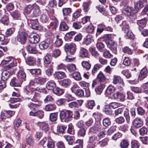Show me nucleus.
Instances as JSON below:
<instances>
[{
	"label": "nucleus",
	"instance_id": "47",
	"mask_svg": "<svg viewBox=\"0 0 148 148\" xmlns=\"http://www.w3.org/2000/svg\"><path fill=\"white\" fill-rule=\"evenodd\" d=\"M63 16L68 15L72 12V9L69 8H63L62 10Z\"/></svg>",
	"mask_w": 148,
	"mask_h": 148
},
{
	"label": "nucleus",
	"instance_id": "31",
	"mask_svg": "<svg viewBox=\"0 0 148 148\" xmlns=\"http://www.w3.org/2000/svg\"><path fill=\"white\" fill-rule=\"evenodd\" d=\"M80 56L82 58H88V52L87 50L83 47H81L79 51Z\"/></svg>",
	"mask_w": 148,
	"mask_h": 148
},
{
	"label": "nucleus",
	"instance_id": "14",
	"mask_svg": "<svg viewBox=\"0 0 148 148\" xmlns=\"http://www.w3.org/2000/svg\"><path fill=\"white\" fill-rule=\"evenodd\" d=\"M132 124L136 128H139L143 125L142 119L139 117L135 118L133 121Z\"/></svg>",
	"mask_w": 148,
	"mask_h": 148
},
{
	"label": "nucleus",
	"instance_id": "16",
	"mask_svg": "<svg viewBox=\"0 0 148 148\" xmlns=\"http://www.w3.org/2000/svg\"><path fill=\"white\" fill-rule=\"evenodd\" d=\"M69 26L67 23L63 20H61L59 26L60 30L61 31H66L69 29Z\"/></svg>",
	"mask_w": 148,
	"mask_h": 148
},
{
	"label": "nucleus",
	"instance_id": "20",
	"mask_svg": "<svg viewBox=\"0 0 148 148\" xmlns=\"http://www.w3.org/2000/svg\"><path fill=\"white\" fill-rule=\"evenodd\" d=\"M55 79H60L65 77L66 76L64 72L61 71H58L55 72L54 74Z\"/></svg>",
	"mask_w": 148,
	"mask_h": 148
},
{
	"label": "nucleus",
	"instance_id": "41",
	"mask_svg": "<svg viewBox=\"0 0 148 148\" xmlns=\"http://www.w3.org/2000/svg\"><path fill=\"white\" fill-rule=\"evenodd\" d=\"M56 108L55 105L53 104H49L46 105L45 109L46 111H51L55 110Z\"/></svg>",
	"mask_w": 148,
	"mask_h": 148
},
{
	"label": "nucleus",
	"instance_id": "19",
	"mask_svg": "<svg viewBox=\"0 0 148 148\" xmlns=\"http://www.w3.org/2000/svg\"><path fill=\"white\" fill-rule=\"evenodd\" d=\"M122 12L125 15L127 16H130L132 13H133V9L129 6H125L123 8Z\"/></svg>",
	"mask_w": 148,
	"mask_h": 148
},
{
	"label": "nucleus",
	"instance_id": "54",
	"mask_svg": "<svg viewBox=\"0 0 148 148\" xmlns=\"http://www.w3.org/2000/svg\"><path fill=\"white\" fill-rule=\"evenodd\" d=\"M27 143L30 146H32L34 144V141L32 137L30 136L26 139Z\"/></svg>",
	"mask_w": 148,
	"mask_h": 148
},
{
	"label": "nucleus",
	"instance_id": "52",
	"mask_svg": "<svg viewBox=\"0 0 148 148\" xmlns=\"http://www.w3.org/2000/svg\"><path fill=\"white\" fill-rule=\"evenodd\" d=\"M29 72L32 74L36 75L39 74L41 72V70L40 69H28Z\"/></svg>",
	"mask_w": 148,
	"mask_h": 148
},
{
	"label": "nucleus",
	"instance_id": "4",
	"mask_svg": "<svg viewBox=\"0 0 148 148\" xmlns=\"http://www.w3.org/2000/svg\"><path fill=\"white\" fill-rule=\"evenodd\" d=\"M10 62V64L6 65L5 69L9 70L13 67L15 66L16 64V60L12 57H8L5 58L2 61V63L7 64Z\"/></svg>",
	"mask_w": 148,
	"mask_h": 148
},
{
	"label": "nucleus",
	"instance_id": "26",
	"mask_svg": "<svg viewBox=\"0 0 148 148\" xmlns=\"http://www.w3.org/2000/svg\"><path fill=\"white\" fill-rule=\"evenodd\" d=\"M25 62L30 66H34L36 64V59L34 57L29 56L25 59Z\"/></svg>",
	"mask_w": 148,
	"mask_h": 148
},
{
	"label": "nucleus",
	"instance_id": "12",
	"mask_svg": "<svg viewBox=\"0 0 148 148\" xmlns=\"http://www.w3.org/2000/svg\"><path fill=\"white\" fill-rule=\"evenodd\" d=\"M34 4L29 5L24 8V13L25 16L27 15L29 17L31 16L30 14L31 11L34 8Z\"/></svg>",
	"mask_w": 148,
	"mask_h": 148
},
{
	"label": "nucleus",
	"instance_id": "57",
	"mask_svg": "<svg viewBox=\"0 0 148 148\" xmlns=\"http://www.w3.org/2000/svg\"><path fill=\"white\" fill-rule=\"evenodd\" d=\"M66 102V99L64 98L58 99L56 102V103L58 106H63Z\"/></svg>",
	"mask_w": 148,
	"mask_h": 148
},
{
	"label": "nucleus",
	"instance_id": "5",
	"mask_svg": "<svg viewBox=\"0 0 148 148\" xmlns=\"http://www.w3.org/2000/svg\"><path fill=\"white\" fill-rule=\"evenodd\" d=\"M75 45L73 43L66 44L65 45L64 49L65 51H68V53L72 55L75 53L76 51Z\"/></svg>",
	"mask_w": 148,
	"mask_h": 148
},
{
	"label": "nucleus",
	"instance_id": "30",
	"mask_svg": "<svg viewBox=\"0 0 148 148\" xmlns=\"http://www.w3.org/2000/svg\"><path fill=\"white\" fill-rule=\"evenodd\" d=\"M116 99H118L121 101H125V94L122 92H118L113 95Z\"/></svg>",
	"mask_w": 148,
	"mask_h": 148
},
{
	"label": "nucleus",
	"instance_id": "51",
	"mask_svg": "<svg viewBox=\"0 0 148 148\" xmlns=\"http://www.w3.org/2000/svg\"><path fill=\"white\" fill-rule=\"evenodd\" d=\"M66 68L70 72H73L76 69L75 65L73 64H69L68 66H66Z\"/></svg>",
	"mask_w": 148,
	"mask_h": 148
},
{
	"label": "nucleus",
	"instance_id": "9",
	"mask_svg": "<svg viewBox=\"0 0 148 148\" xmlns=\"http://www.w3.org/2000/svg\"><path fill=\"white\" fill-rule=\"evenodd\" d=\"M107 47L109 48L113 53L115 54L117 53V44L114 42H108L106 44Z\"/></svg>",
	"mask_w": 148,
	"mask_h": 148
},
{
	"label": "nucleus",
	"instance_id": "59",
	"mask_svg": "<svg viewBox=\"0 0 148 148\" xmlns=\"http://www.w3.org/2000/svg\"><path fill=\"white\" fill-rule=\"evenodd\" d=\"M96 46L99 51L101 52L103 51V49L104 47V45L102 42H97L96 44Z\"/></svg>",
	"mask_w": 148,
	"mask_h": 148
},
{
	"label": "nucleus",
	"instance_id": "8",
	"mask_svg": "<svg viewBox=\"0 0 148 148\" xmlns=\"http://www.w3.org/2000/svg\"><path fill=\"white\" fill-rule=\"evenodd\" d=\"M29 41L31 43L36 44L40 40L39 36L36 34H32L29 36Z\"/></svg>",
	"mask_w": 148,
	"mask_h": 148
},
{
	"label": "nucleus",
	"instance_id": "32",
	"mask_svg": "<svg viewBox=\"0 0 148 148\" xmlns=\"http://www.w3.org/2000/svg\"><path fill=\"white\" fill-rule=\"evenodd\" d=\"M100 126L97 125H95L89 128V132L92 133H96L100 130Z\"/></svg>",
	"mask_w": 148,
	"mask_h": 148
},
{
	"label": "nucleus",
	"instance_id": "45",
	"mask_svg": "<svg viewBox=\"0 0 148 148\" xmlns=\"http://www.w3.org/2000/svg\"><path fill=\"white\" fill-rule=\"evenodd\" d=\"M106 77L103 73L100 71L97 77V80L100 82H103L106 79Z\"/></svg>",
	"mask_w": 148,
	"mask_h": 148
},
{
	"label": "nucleus",
	"instance_id": "23",
	"mask_svg": "<svg viewBox=\"0 0 148 148\" xmlns=\"http://www.w3.org/2000/svg\"><path fill=\"white\" fill-rule=\"evenodd\" d=\"M56 87V84L54 81L50 80L46 84V88L48 90H53Z\"/></svg>",
	"mask_w": 148,
	"mask_h": 148
},
{
	"label": "nucleus",
	"instance_id": "64",
	"mask_svg": "<svg viewBox=\"0 0 148 148\" xmlns=\"http://www.w3.org/2000/svg\"><path fill=\"white\" fill-rule=\"evenodd\" d=\"M131 146L132 148H138L139 147L138 143L136 140H132Z\"/></svg>",
	"mask_w": 148,
	"mask_h": 148
},
{
	"label": "nucleus",
	"instance_id": "22",
	"mask_svg": "<svg viewBox=\"0 0 148 148\" xmlns=\"http://www.w3.org/2000/svg\"><path fill=\"white\" fill-rule=\"evenodd\" d=\"M147 69L145 68H143L140 72L138 79L140 80H143L147 77Z\"/></svg>",
	"mask_w": 148,
	"mask_h": 148
},
{
	"label": "nucleus",
	"instance_id": "21",
	"mask_svg": "<svg viewBox=\"0 0 148 148\" xmlns=\"http://www.w3.org/2000/svg\"><path fill=\"white\" fill-rule=\"evenodd\" d=\"M17 76L18 79L23 82L26 79V75L25 72L22 70H20L17 74Z\"/></svg>",
	"mask_w": 148,
	"mask_h": 148
},
{
	"label": "nucleus",
	"instance_id": "50",
	"mask_svg": "<svg viewBox=\"0 0 148 148\" xmlns=\"http://www.w3.org/2000/svg\"><path fill=\"white\" fill-rule=\"evenodd\" d=\"M82 15L78 11L76 10L72 14V20L74 21L75 19L79 18Z\"/></svg>",
	"mask_w": 148,
	"mask_h": 148
},
{
	"label": "nucleus",
	"instance_id": "2",
	"mask_svg": "<svg viewBox=\"0 0 148 148\" xmlns=\"http://www.w3.org/2000/svg\"><path fill=\"white\" fill-rule=\"evenodd\" d=\"M28 108L31 110L29 113L30 116H37L41 119L44 116L43 111L42 110H39L36 111L39 107V105L37 104L31 102L29 103L27 105Z\"/></svg>",
	"mask_w": 148,
	"mask_h": 148
},
{
	"label": "nucleus",
	"instance_id": "3",
	"mask_svg": "<svg viewBox=\"0 0 148 148\" xmlns=\"http://www.w3.org/2000/svg\"><path fill=\"white\" fill-rule=\"evenodd\" d=\"M59 116L61 122L68 123L72 120L73 115V112L66 110H60Z\"/></svg>",
	"mask_w": 148,
	"mask_h": 148
},
{
	"label": "nucleus",
	"instance_id": "1",
	"mask_svg": "<svg viewBox=\"0 0 148 148\" xmlns=\"http://www.w3.org/2000/svg\"><path fill=\"white\" fill-rule=\"evenodd\" d=\"M42 88L39 87L36 88H32L29 86L26 88L25 90L26 96L24 99L26 100H31L33 101L36 102L38 101L40 98V94L36 91L41 92Z\"/></svg>",
	"mask_w": 148,
	"mask_h": 148
},
{
	"label": "nucleus",
	"instance_id": "44",
	"mask_svg": "<svg viewBox=\"0 0 148 148\" xmlns=\"http://www.w3.org/2000/svg\"><path fill=\"white\" fill-rule=\"evenodd\" d=\"M72 76L73 78L77 81L80 80L82 79L80 74L79 72H76L73 73L72 74Z\"/></svg>",
	"mask_w": 148,
	"mask_h": 148
},
{
	"label": "nucleus",
	"instance_id": "17",
	"mask_svg": "<svg viewBox=\"0 0 148 148\" xmlns=\"http://www.w3.org/2000/svg\"><path fill=\"white\" fill-rule=\"evenodd\" d=\"M113 83L114 84H116L118 83L122 86L124 85L123 80L121 77L119 76L114 75L113 79Z\"/></svg>",
	"mask_w": 148,
	"mask_h": 148
},
{
	"label": "nucleus",
	"instance_id": "27",
	"mask_svg": "<svg viewBox=\"0 0 148 148\" xmlns=\"http://www.w3.org/2000/svg\"><path fill=\"white\" fill-rule=\"evenodd\" d=\"M26 49L28 52L31 53L35 54L38 52L35 46L29 44H28L26 47Z\"/></svg>",
	"mask_w": 148,
	"mask_h": 148
},
{
	"label": "nucleus",
	"instance_id": "35",
	"mask_svg": "<svg viewBox=\"0 0 148 148\" xmlns=\"http://www.w3.org/2000/svg\"><path fill=\"white\" fill-rule=\"evenodd\" d=\"M46 81V78L42 77H38L36 79V83L39 85L44 84Z\"/></svg>",
	"mask_w": 148,
	"mask_h": 148
},
{
	"label": "nucleus",
	"instance_id": "37",
	"mask_svg": "<svg viewBox=\"0 0 148 148\" xmlns=\"http://www.w3.org/2000/svg\"><path fill=\"white\" fill-rule=\"evenodd\" d=\"M67 128V126L64 125H58L57 126V131L61 134H64Z\"/></svg>",
	"mask_w": 148,
	"mask_h": 148
},
{
	"label": "nucleus",
	"instance_id": "63",
	"mask_svg": "<svg viewBox=\"0 0 148 148\" xmlns=\"http://www.w3.org/2000/svg\"><path fill=\"white\" fill-rule=\"evenodd\" d=\"M90 52L91 54L94 57L98 56L99 54L96 49L94 48H91L89 49Z\"/></svg>",
	"mask_w": 148,
	"mask_h": 148
},
{
	"label": "nucleus",
	"instance_id": "25",
	"mask_svg": "<svg viewBox=\"0 0 148 148\" xmlns=\"http://www.w3.org/2000/svg\"><path fill=\"white\" fill-rule=\"evenodd\" d=\"M71 83V80L69 79H66L60 81L59 84L62 86L66 88L70 86Z\"/></svg>",
	"mask_w": 148,
	"mask_h": 148
},
{
	"label": "nucleus",
	"instance_id": "56",
	"mask_svg": "<svg viewBox=\"0 0 148 148\" xmlns=\"http://www.w3.org/2000/svg\"><path fill=\"white\" fill-rule=\"evenodd\" d=\"M43 60L45 63L46 64H49L51 62V57L49 53H47L43 58Z\"/></svg>",
	"mask_w": 148,
	"mask_h": 148
},
{
	"label": "nucleus",
	"instance_id": "53",
	"mask_svg": "<svg viewBox=\"0 0 148 148\" xmlns=\"http://www.w3.org/2000/svg\"><path fill=\"white\" fill-rule=\"evenodd\" d=\"M103 124L104 127H108L111 124L110 120L108 117L104 119L103 120Z\"/></svg>",
	"mask_w": 148,
	"mask_h": 148
},
{
	"label": "nucleus",
	"instance_id": "24",
	"mask_svg": "<svg viewBox=\"0 0 148 148\" xmlns=\"http://www.w3.org/2000/svg\"><path fill=\"white\" fill-rule=\"evenodd\" d=\"M37 123L40 128L46 132L48 131L49 129L48 123L45 122H38Z\"/></svg>",
	"mask_w": 148,
	"mask_h": 148
},
{
	"label": "nucleus",
	"instance_id": "42",
	"mask_svg": "<svg viewBox=\"0 0 148 148\" xmlns=\"http://www.w3.org/2000/svg\"><path fill=\"white\" fill-rule=\"evenodd\" d=\"M99 140L98 136L95 135H93L89 137L88 142L92 143H95L96 142Z\"/></svg>",
	"mask_w": 148,
	"mask_h": 148
},
{
	"label": "nucleus",
	"instance_id": "60",
	"mask_svg": "<svg viewBox=\"0 0 148 148\" xmlns=\"http://www.w3.org/2000/svg\"><path fill=\"white\" fill-rule=\"evenodd\" d=\"M86 130L84 127L80 129L78 131L77 134L78 136L84 137L86 134Z\"/></svg>",
	"mask_w": 148,
	"mask_h": 148
},
{
	"label": "nucleus",
	"instance_id": "49",
	"mask_svg": "<svg viewBox=\"0 0 148 148\" xmlns=\"http://www.w3.org/2000/svg\"><path fill=\"white\" fill-rule=\"evenodd\" d=\"M129 145V142L127 140L124 139L121 143L120 146L121 148H127Z\"/></svg>",
	"mask_w": 148,
	"mask_h": 148
},
{
	"label": "nucleus",
	"instance_id": "55",
	"mask_svg": "<svg viewBox=\"0 0 148 148\" xmlns=\"http://www.w3.org/2000/svg\"><path fill=\"white\" fill-rule=\"evenodd\" d=\"M115 90V88L113 86L110 85L107 88L106 92L108 95H110L113 93Z\"/></svg>",
	"mask_w": 148,
	"mask_h": 148
},
{
	"label": "nucleus",
	"instance_id": "18",
	"mask_svg": "<svg viewBox=\"0 0 148 148\" xmlns=\"http://www.w3.org/2000/svg\"><path fill=\"white\" fill-rule=\"evenodd\" d=\"M12 17L14 20L21 19V13L19 10H16L10 13Z\"/></svg>",
	"mask_w": 148,
	"mask_h": 148
},
{
	"label": "nucleus",
	"instance_id": "11",
	"mask_svg": "<svg viewBox=\"0 0 148 148\" xmlns=\"http://www.w3.org/2000/svg\"><path fill=\"white\" fill-rule=\"evenodd\" d=\"M144 6V3L142 1H139L135 3L133 9V13H137L139 10L142 8Z\"/></svg>",
	"mask_w": 148,
	"mask_h": 148
},
{
	"label": "nucleus",
	"instance_id": "62",
	"mask_svg": "<svg viewBox=\"0 0 148 148\" xmlns=\"http://www.w3.org/2000/svg\"><path fill=\"white\" fill-rule=\"evenodd\" d=\"M87 104L88 107L91 109H92L93 107L95 105V101L93 100H90L88 101Z\"/></svg>",
	"mask_w": 148,
	"mask_h": 148
},
{
	"label": "nucleus",
	"instance_id": "61",
	"mask_svg": "<svg viewBox=\"0 0 148 148\" xmlns=\"http://www.w3.org/2000/svg\"><path fill=\"white\" fill-rule=\"evenodd\" d=\"M83 67L86 70L90 69L91 64L87 61H83L82 63Z\"/></svg>",
	"mask_w": 148,
	"mask_h": 148
},
{
	"label": "nucleus",
	"instance_id": "7",
	"mask_svg": "<svg viewBox=\"0 0 148 148\" xmlns=\"http://www.w3.org/2000/svg\"><path fill=\"white\" fill-rule=\"evenodd\" d=\"M27 35L25 32H22L18 34L16 37L18 41L21 44H24L26 42Z\"/></svg>",
	"mask_w": 148,
	"mask_h": 148
},
{
	"label": "nucleus",
	"instance_id": "10",
	"mask_svg": "<svg viewBox=\"0 0 148 148\" xmlns=\"http://www.w3.org/2000/svg\"><path fill=\"white\" fill-rule=\"evenodd\" d=\"M45 13H43L40 16V20L43 23H47L48 22L49 17L48 16V11L45 9L43 10Z\"/></svg>",
	"mask_w": 148,
	"mask_h": 148
},
{
	"label": "nucleus",
	"instance_id": "46",
	"mask_svg": "<svg viewBox=\"0 0 148 148\" xmlns=\"http://www.w3.org/2000/svg\"><path fill=\"white\" fill-rule=\"evenodd\" d=\"M58 117V114L57 113L55 112L52 113L50 114L49 116V119L52 122L56 121Z\"/></svg>",
	"mask_w": 148,
	"mask_h": 148
},
{
	"label": "nucleus",
	"instance_id": "15",
	"mask_svg": "<svg viewBox=\"0 0 148 148\" xmlns=\"http://www.w3.org/2000/svg\"><path fill=\"white\" fill-rule=\"evenodd\" d=\"M33 10V12L31 14V16L36 17L40 14L41 11L39 8L36 5L34 4Z\"/></svg>",
	"mask_w": 148,
	"mask_h": 148
},
{
	"label": "nucleus",
	"instance_id": "43",
	"mask_svg": "<svg viewBox=\"0 0 148 148\" xmlns=\"http://www.w3.org/2000/svg\"><path fill=\"white\" fill-rule=\"evenodd\" d=\"M103 56L106 58L110 59L113 57V55L109 50L106 49L103 52Z\"/></svg>",
	"mask_w": 148,
	"mask_h": 148
},
{
	"label": "nucleus",
	"instance_id": "6",
	"mask_svg": "<svg viewBox=\"0 0 148 148\" xmlns=\"http://www.w3.org/2000/svg\"><path fill=\"white\" fill-rule=\"evenodd\" d=\"M147 21L148 18L147 17L144 18L137 21L136 24L138 25V28L139 31H141L143 29L146 25Z\"/></svg>",
	"mask_w": 148,
	"mask_h": 148
},
{
	"label": "nucleus",
	"instance_id": "38",
	"mask_svg": "<svg viewBox=\"0 0 148 148\" xmlns=\"http://www.w3.org/2000/svg\"><path fill=\"white\" fill-rule=\"evenodd\" d=\"M64 137L69 145H72L75 140L74 137L73 136H64Z\"/></svg>",
	"mask_w": 148,
	"mask_h": 148
},
{
	"label": "nucleus",
	"instance_id": "39",
	"mask_svg": "<svg viewBox=\"0 0 148 148\" xmlns=\"http://www.w3.org/2000/svg\"><path fill=\"white\" fill-rule=\"evenodd\" d=\"M92 40V37L90 35H88L84 38V43L87 45L90 44Z\"/></svg>",
	"mask_w": 148,
	"mask_h": 148
},
{
	"label": "nucleus",
	"instance_id": "58",
	"mask_svg": "<svg viewBox=\"0 0 148 148\" xmlns=\"http://www.w3.org/2000/svg\"><path fill=\"white\" fill-rule=\"evenodd\" d=\"M52 56L55 58L58 57L60 54L61 51L58 49H54L53 50Z\"/></svg>",
	"mask_w": 148,
	"mask_h": 148
},
{
	"label": "nucleus",
	"instance_id": "36",
	"mask_svg": "<svg viewBox=\"0 0 148 148\" xmlns=\"http://www.w3.org/2000/svg\"><path fill=\"white\" fill-rule=\"evenodd\" d=\"M98 26V27L97 29V32L96 34V36L100 34L104 30L105 25L104 23H102L99 24Z\"/></svg>",
	"mask_w": 148,
	"mask_h": 148
},
{
	"label": "nucleus",
	"instance_id": "33",
	"mask_svg": "<svg viewBox=\"0 0 148 148\" xmlns=\"http://www.w3.org/2000/svg\"><path fill=\"white\" fill-rule=\"evenodd\" d=\"M32 28L33 29L37 30L38 28V23L37 19H30Z\"/></svg>",
	"mask_w": 148,
	"mask_h": 148
},
{
	"label": "nucleus",
	"instance_id": "29",
	"mask_svg": "<svg viewBox=\"0 0 148 148\" xmlns=\"http://www.w3.org/2000/svg\"><path fill=\"white\" fill-rule=\"evenodd\" d=\"M10 74L11 73L7 70L4 71L1 74V80L5 81L9 78Z\"/></svg>",
	"mask_w": 148,
	"mask_h": 148
},
{
	"label": "nucleus",
	"instance_id": "40",
	"mask_svg": "<svg viewBox=\"0 0 148 148\" xmlns=\"http://www.w3.org/2000/svg\"><path fill=\"white\" fill-rule=\"evenodd\" d=\"M104 87V85L103 84H100L98 85L95 89L96 93L99 95L102 92Z\"/></svg>",
	"mask_w": 148,
	"mask_h": 148
},
{
	"label": "nucleus",
	"instance_id": "34",
	"mask_svg": "<svg viewBox=\"0 0 148 148\" xmlns=\"http://www.w3.org/2000/svg\"><path fill=\"white\" fill-rule=\"evenodd\" d=\"M103 112L108 115H111L112 114V112L110 106L108 105H106L104 106L103 110Z\"/></svg>",
	"mask_w": 148,
	"mask_h": 148
},
{
	"label": "nucleus",
	"instance_id": "28",
	"mask_svg": "<svg viewBox=\"0 0 148 148\" xmlns=\"http://www.w3.org/2000/svg\"><path fill=\"white\" fill-rule=\"evenodd\" d=\"M22 82L18 79L15 77H14L11 80L10 83V85L13 86H19Z\"/></svg>",
	"mask_w": 148,
	"mask_h": 148
},
{
	"label": "nucleus",
	"instance_id": "48",
	"mask_svg": "<svg viewBox=\"0 0 148 148\" xmlns=\"http://www.w3.org/2000/svg\"><path fill=\"white\" fill-rule=\"evenodd\" d=\"M113 35L112 34H108L107 36H106L105 37V39L106 40V44H107L108 42H114V41L113 40Z\"/></svg>",
	"mask_w": 148,
	"mask_h": 148
},
{
	"label": "nucleus",
	"instance_id": "13",
	"mask_svg": "<svg viewBox=\"0 0 148 148\" xmlns=\"http://www.w3.org/2000/svg\"><path fill=\"white\" fill-rule=\"evenodd\" d=\"M53 42L52 40H47L46 41H43L40 42L39 45V48L41 50H45L47 49L49 46V44Z\"/></svg>",
	"mask_w": 148,
	"mask_h": 148
}]
</instances>
